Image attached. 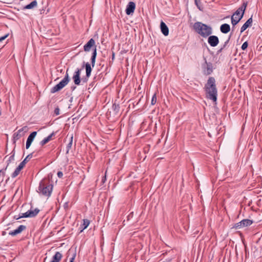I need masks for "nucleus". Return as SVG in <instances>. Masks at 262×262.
Segmentation results:
<instances>
[{
  "instance_id": "nucleus-28",
  "label": "nucleus",
  "mask_w": 262,
  "mask_h": 262,
  "mask_svg": "<svg viewBox=\"0 0 262 262\" xmlns=\"http://www.w3.org/2000/svg\"><path fill=\"white\" fill-rule=\"evenodd\" d=\"M96 54H97L96 48V47H95V48L93 50L92 56L91 57V62H92V65L93 67H94L95 66Z\"/></svg>"
},
{
  "instance_id": "nucleus-8",
  "label": "nucleus",
  "mask_w": 262,
  "mask_h": 262,
  "mask_svg": "<svg viewBox=\"0 0 262 262\" xmlns=\"http://www.w3.org/2000/svg\"><path fill=\"white\" fill-rule=\"evenodd\" d=\"M253 223L252 220L249 219H244L241 222L235 224L234 227L236 229H240L244 227H247L251 225Z\"/></svg>"
},
{
  "instance_id": "nucleus-12",
  "label": "nucleus",
  "mask_w": 262,
  "mask_h": 262,
  "mask_svg": "<svg viewBox=\"0 0 262 262\" xmlns=\"http://www.w3.org/2000/svg\"><path fill=\"white\" fill-rule=\"evenodd\" d=\"M81 69H77V70L75 72L74 75L73 76V79L74 80V82L76 85H79L81 82L80 80V73Z\"/></svg>"
},
{
  "instance_id": "nucleus-43",
  "label": "nucleus",
  "mask_w": 262,
  "mask_h": 262,
  "mask_svg": "<svg viewBox=\"0 0 262 262\" xmlns=\"http://www.w3.org/2000/svg\"><path fill=\"white\" fill-rule=\"evenodd\" d=\"M5 232H4H4H3V234H3V235H5Z\"/></svg>"
},
{
  "instance_id": "nucleus-39",
  "label": "nucleus",
  "mask_w": 262,
  "mask_h": 262,
  "mask_svg": "<svg viewBox=\"0 0 262 262\" xmlns=\"http://www.w3.org/2000/svg\"><path fill=\"white\" fill-rule=\"evenodd\" d=\"M115 53L114 52H112V60H114L115 59Z\"/></svg>"
},
{
  "instance_id": "nucleus-31",
  "label": "nucleus",
  "mask_w": 262,
  "mask_h": 262,
  "mask_svg": "<svg viewBox=\"0 0 262 262\" xmlns=\"http://www.w3.org/2000/svg\"><path fill=\"white\" fill-rule=\"evenodd\" d=\"M248 46V43L247 41H245L243 43V45L241 47V48L243 50H245L247 48Z\"/></svg>"
},
{
  "instance_id": "nucleus-45",
  "label": "nucleus",
  "mask_w": 262,
  "mask_h": 262,
  "mask_svg": "<svg viewBox=\"0 0 262 262\" xmlns=\"http://www.w3.org/2000/svg\"><path fill=\"white\" fill-rule=\"evenodd\" d=\"M115 108H116V110H117V105H116Z\"/></svg>"
},
{
  "instance_id": "nucleus-40",
  "label": "nucleus",
  "mask_w": 262,
  "mask_h": 262,
  "mask_svg": "<svg viewBox=\"0 0 262 262\" xmlns=\"http://www.w3.org/2000/svg\"><path fill=\"white\" fill-rule=\"evenodd\" d=\"M13 157H14V155L10 156V158H9V161H10L11 159H13Z\"/></svg>"
},
{
  "instance_id": "nucleus-35",
  "label": "nucleus",
  "mask_w": 262,
  "mask_h": 262,
  "mask_svg": "<svg viewBox=\"0 0 262 262\" xmlns=\"http://www.w3.org/2000/svg\"><path fill=\"white\" fill-rule=\"evenodd\" d=\"M200 1H199V0H196V2H195V4L196 5V6H197L198 8L199 9V10H201V7L200 6Z\"/></svg>"
},
{
  "instance_id": "nucleus-9",
  "label": "nucleus",
  "mask_w": 262,
  "mask_h": 262,
  "mask_svg": "<svg viewBox=\"0 0 262 262\" xmlns=\"http://www.w3.org/2000/svg\"><path fill=\"white\" fill-rule=\"evenodd\" d=\"M208 43L211 47H216L219 43V39L215 35H209L208 36Z\"/></svg>"
},
{
  "instance_id": "nucleus-30",
  "label": "nucleus",
  "mask_w": 262,
  "mask_h": 262,
  "mask_svg": "<svg viewBox=\"0 0 262 262\" xmlns=\"http://www.w3.org/2000/svg\"><path fill=\"white\" fill-rule=\"evenodd\" d=\"M32 157V154H30L28 155L26 158L23 161L25 162V164L27 163V162Z\"/></svg>"
},
{
  "instance_id": "nucleus-32",
  "label": "nucleus",
  "mask_w": 262,
  "mask_h": 262,
  "mask_svg": "<svg viewBox=\"0 0 262 262\" xmlns=\"http://www.w3.org/2000/svg\"><path fill=\"white\" fill-rule=\"evenodd\" d=\"M230 37H231V35L228 37V39L224 42V44L222 46V47L224 49H225L226 48V46L228 43V42L230 40Z\"/></svg>"
},
{
  "instance_id": "nucleus-20",
  "label": "nucleus",
  "mask_w": 262,
  "mask_h": 262,
  "mask_svg": "<svg viewBox=\"0 0 262 262\" xmlns=\"http://www.w3.org/2000/svg\"><path fill=\"white\" fill-rule=\"evenodd\" d=\"M55 136V133L53 132L51 133L49 136H48L47 137L45 138L42 141H40V144L41 146H43L47 144L48 142L50 141L53 139V137Z\"/></svg>"
},
{
  "instance_id": "nucleus-3",
  "label": "nucleus",
  "mask_w": 262,
  "mask_h": 262,
  "mask_svg": "<svg viewBox=\"0 0 262 262\" xmlns=\"http://www.w3.org/2000/svg\"><path fill=\"white\" fill-rule=\"evenodd\" d=\"M247 6V2H244L231 16V24L235 26L243 18Z\"/></svg>"
},
{
  "instance_id": "nucleus-2",
  "label": "nucleus",
  "mask_w": 262,
  "mask_h": 262,
  "mask_svg": "<svg viewBox=\"0 0 262 262\" xmlns=\"http://www.w3.org/2000/svg\"><path fill=\"white\" fill-rule=\"evenodd\" d=\"M52 189L53 185L50 184L49 180L45 179L40 182L38 191L43 195L46 196H50Z\"/></svg>"
},
{
  "instance_id": "nucleus-27",
  "label": "nucleus",
  "mask_w": 262,
  "mask_h": 262,
  "mask_svg": "<svg viewBox=\"0 0 262 262\" xmlns=\"http://www.w3.org/2000/svg\"><path fill=\"white\" fill-rule=\"evenodd\" d=\"M67 254L68 256H70V255L71 256V257L70 258V262H73L76 256V253L72 251L71 250H69L67 253Z\"/></svg>"
},
{
  "instance_id": "nucleus-23",
  "label": "nucleus",
  "mask_w": 262,
  "mask_h": 262,
  "mask_svg": "<svg viewBox=\"0 0 262 262\" xmlns=\"http://www.w3.org/2000/svg\"><path fill=\"white\" fill-rule=\"evenodd\" d=\"M90 224V220L88 219H83L82 221V224L80 225V232H82L85 229H86L89 226Z\"/></svg>"
},
{
  "instance_id": "nucleus-17",
  "label": "nucleus",
  "mask_w": 262,
  "mask_h": 262,
  "mask_svg": "<svg viewBox=\"0 0 262 262\" xmlns=\"http://www.w3.org/2000/svg\"><path fill=\"white\" fill-rule=\"evenodd\" d=\"M27 130V127L24 126L20 129H18L17 132L15 133L13 135L14 138L16 139H19L21 136L24 135L22 133L24 131L26 132Z\"/></svg>"
},
{
  "instance_id": "nucleus-41",
  "label": "nucleus",
  "mask_w": 262,
  "mask_h": 262,
  "mask_svg": "<svg viewBox=\"0 0 262 262\" xmlns=\"http://www.w3.org/2000/svg\"><path fill=\"white\" fill-rule=\"evenodd\" d=\"M123 163L122 162H120V166L121 167H122V166H123Z\"/></svg>"
},
{
  "instance_id": "nucleus-36",
  "label": "nucleus",
  "mask_w": 262,
  "mask_h": 262,
  "mask_svg": "<svg viewBox=\"0 0 262 262\" xmlns=\"http://www.w3.org/2000/svg\"><path fill=\"white\" fill-rule=\"evenodd\" d=\"M57 176L59 178H61L63 176V173L61 171H58L57 172Z\"/></svg>"
},
{
  "instance_id": "nucleus-29",
  "label": "nucleus",
  "mask_w": 262,
  "mask_h": 262,
  "mask_svg": "<svg viewBox=\"0 0 262 262\" xmlns=\"http://www.w3.org/2000/svg\"><path fill=\"white\" fill-rule=\"evenodd\" d=\"M156 102H157V96H156V94H155L152 97V99L151 100V104L154 105L156 104Z\"/></svg>"
},
{
  "instance_id": "nucleus-15",
  "label": "nucleus",
  "mask_w": 262,
  "mask_h": 262,
  "mask_svg": "<svg viewBox=\"0 0 262 262\" xmlns=\"http://www.w3.org/2000/svg\"><path fill=\"white\" fill-rule=\"evenodd\" d=\"M25 166V162L22 161L18 166L15 169V171L12 173L11 177L14 178L17 177L19 173L21 170Z\"/></svg>"
},
{
  "instance_id": "nucleus-24",
  "label": "nucleus",
  "mask_w": 262,
  "mask_h": 262,
  "mask_svg": "<svg viewBox=\"0 0 262 262\" xmlns=\"http://www.w3.org/2000/svg\"><path fill=\"white\" fill-rule=\"evenodd\" d=\"M37 6V3L36 0L32 2L30 4L26 5L24 9H31L35 7H36Z\"/></svg>"
},
{
  "instance_id": "nucleus-18",
  "label": "nucleus",
  "mask_w": 262,
  "mask_h": 262,
  "mask_svg": "<svg viewBox=\"0 0 262 262\" xmlns=\"http://www.w3.org/2000/svg\"><path fill=\"white\" fill-rule=\"evenodd\" d=\"M160 29L161 30L162 33L165 36H167L169 34V29L167 27V25L165 24V23H164L163 21H162L160 23Z\"/></svg>"
},
{
  "instance_id": "nucleus-37",
  "label": "nucleus",
  "mask_w": 262,
  "mask_h": 262,
  "mask_svg": "<svg viewBox=\"0 0 262 262\" xmlns=\"http://www.w3.org/2000/svg\"><path fill=\"white\" fill-rule=\"evenodd\" d=\"M224 49L223 48L221 47L219 50H217V54H219L221 53Z\"/></svg>"
},
{
  "instance_id": "nucleus-38",
  "label": "nucleus",
  "mask_w": 262,
  "mask_h": 262,
  "mask_svg": "<svg viewBox=\"0 0 262 262\" xmlns=\"http://www.w3.org/2000/svg\"><path fill=\"white\" fill-rule=\"evenodd\" d=\"M105 180H106V175H105V176L102 178V184L104 183Z\"/></svg>"
},
{
  "instance_id": "nucleus-46",
  "label": "nucleus",
  "mask_w": 262,
  "mask_h": 262,
  "mask_svg": "<svg viewBox=\"0 0 262 262\" xmlns=\"http://www.w3.org/2000/svg\"><path fill=\"white\" fill-rule=\"evenodd\" d=\"M194 2H196V0H194Z\"/></svg>"
},
{
  "instance_id": "nucleus-42",
  "label": "nucleus",
  "mask_w": 262,
  "mask_h": 262,
  "mask_svg": "<svg viewBox=\"0 0 262 262\" xmlns=\"http://www.w3.org/2000/svg\"><path fill=\"white\" fill-rule=\"evenodd\" d=\"M81 80L83 81V82H86V80H84L83 79H81Z\"/></svg>"
},
{
  "instance_id": "nucleus-11",
  "label": "nucleus",
  "mask_w": 262,
  "mask_h": 262,
  "mask_svg": "<svg viewBox=\"0 0 262 262\" xmlns=\"http://www.w3.org/2000/svg\"><path fill=\"white\" fill-rule=\"evenodd\" d=\"M135 8V3L133 2H129L126 6V8L125 10L126 14L128 15L132 14L134 12Z\"/></svg>"
},
{
  "instance_id": "nucleus-33",
  "label": "nucleus",
  "mask_w": 262,
  "mask_h": 262,
  "mask_svg": "<svg viewBox=\"0 0 262 262\" xmlns=\"http://www.w3.org/2000/svg\"><path fill=\"white\" fill-rule=\"evenodd\" d=\"M59 112H60V110H59V107H57L56 108H55V109L54 110V114L56 115H58L60 114Z\"/></svg>"
},
{
  "instance_id": "nucleus-16",
  "label": "nucleus",
  "mask_w": 262,
  "mask_h": 262,
  "mask_svg": "<svg viewBox=\"0 0 262 262\" xmlns=\"http://www.w3.org/2000/svg\"><path fill=\"white\" fill-rule=\"evenodd\" d=\"M252 16L249 18L246 23L243 25V26L241 28V33H242L245 30H246L248 28L251 27L252 25Z\"/></svg>"
},
{
  "instance_id": "nucleus-25",
  "label": "nucleus",
  "mask_w": 262,
  "mask_h": 262,
  "mask_svg": "<svg viewBox=\"0 0 262 262\" xmlns=\"http://www.w3.org/2000/svg\"><path fill=\"white\" fill-rule=\"evenodd\" d=\"M73 135L72 134L70 136L69 138V142L67 146V154H68L72 146L73 145Z\"/></svg>"
},
{
  "instance_id": "nucleus-34",
  "label": "nucleus",
  "mask_w": 262,
  "mask_h": 262,
  "mask_svg": "<svg viewBox=\"0 0 262 262\" xmlns=\"http://www.w3.org/2000/svg\"><path fill=\"white\" fill-rule=\"evenodd\" d=\"M8 35H9V34H7L1 37H0V42L2 41L4 39H5L8 36Z\"/></svg>"
},
{
  "instance_id": "nucleus-7",
  "label": "nucleus",
  "mask_w": 262,
  "mask_h": 262,
  "mask_svg": "<svg viewBox=\"0 0 262 262\" xmlns=\"http://www.w3.org/2000/svg\"><path fill=\"white\" fill-rule=\"evenodd\" d=\"M203 72L205 75H208L213 72V65L211 62H208L205 60V63L203 64Z\"/></svg>"
},
{
  "instance_id": "nucleus-26",
  "label": "nucleus",
  "mask_w": 262,
  "mask_h": 262,
  "mask_svg": "<svg viewBox=\"0 0 262 262\" xmlns=\"http://www.w3.org/2000/svg\"><path fill=\"white\" fill-rule=\"evenodd\" d=\"M85 70H86V76L89 78L91 73L92 68L91 67V65L89 62H87L85 64Z\"/></svg>"
},
{
  "instance_id": "nucleus-44",
  "label": "nucleus",
  "mask_w": 262,
  "mask_h": 262,
  "mask_svg": "<svg viewBox=\"0 0 262 262\" xmlns=\"http://www.w3.org/2000/svg\"><path fill=\"white\" fill-rule=\"evenodd\" d=\"M71 135H69V134L68 135L67 137H66V138H68V137L70 136Z\"/></svg>"
},
{
  "instance_id": "nucleus-6",
  "label": "nucleus",
  "mask_w": 262,
  "mask_h": 262,
  "mask_svg": "<svg viewBox=\"0 0 262 262\" xmlns=\"http://www.w3.org/2000/svg\"><path fill=\"white\" fill-rule=\"evenodd\" d=\"M39 209H38V208H35L33 210L30 209L25 213H20L19 215V217H17L16 219L18 220L19 219L23 217H35L39 213Z\"/></svg>"
},
{
  "instance_id": "nucleus-1",
  "label": "nucleus",
  "mask_w": 262,
  "mask_h": 262,
  "mask_svg": "<svg viewBox=\"0 0 262 262\" xmlns=\"http://www.w3.org/2000/svg\"><path fill=\"white\" fill-rule=\"evenodd\" d=\"M193 29L198 34L204 38L207 37L212 33V29L211 26L200 21H197L193 24Z\"/></svg>"
},
{
  "instance_id": "nucleus-13",
  "label": "nucleus",
  "mask_w": 262,
  "mask_h": 262,
  "mask_svg": "<svg viewBox=\"0 0 262 262\" xmlns=\"http://www.w3.org/2000/svg\"><path fill=\"white\" fill-rule=\"evenodd\" d=\"M37 135V132H33L32 133H31L30 135L28 136V138H27V142H26V148L27 149H28L32 142L33 141L35 137H36Z\"/></svg>"
},
{
  "instance_id": "nucleus-4",
  "label": "nucleus",
  "mask_w": 262,
  "mask_h": 262,
  "mask_svg": "<svg viewBox=\"0 0 262 262\" xmlns=\"http://www.w3.org/2000/svg\"><path fill=\"white\" fill-rule=\"evenodd\" d=\"M68 71V70H67L66 74L64 78L59 83H58L51 89V93H55L61 90L69 83L70 81V78Z\"/></svg>"
},
{
  "instance_id": "nucleus-14",
  "label": "nucleus",
  "mask_w": 262,
  "mask_h": 262,
  "mask_svg": "<svg viewBox=\"0 0 262 262\" xmlns=\"http://www.w3.org/2000/svg\"><path fill=\"white\" fill-rule=\"evenodd\" d=\"M26 229V227L25 225H20L16 229L11 231L9 233V234L11 236H15L20 233Z\"/></svg>"
},
{
  "instance_id": "nucleus-5",
  "label": "nucleus",
  "mask_w": 262,
  "mask_h": 262,
  "mask_svg": "<svg viewBox=\"0 0 262 262\" xmlns=\"http://www.w3.org/2000/svg\"><path fill=\"white\" fill-rule=\"evenodd\" d=\"M206 98L215 102L217 101V88L204 89Z\"/></svg>"
},
{
  "instance_id": "nucleus-19",
  "label": "nucleus",
  "mask_w": 262,
  "mask_h": 262,
  "mask_svg": "<svg viewBox=\"0 0 262 262\" xmlns=\"http://www.w3.org/2000/svg\"><path fill=\"white\" fill-rule=\"evenodd\" d=\"M95 42V40L93 38L90 39L84 46V51L86 52L89 51L91 48L94 46Z\"/></svg>"
},
{
  "instance_id": "nucleus-10",
  "label": "nucleus",
  "mask_w": 262,
  "mask_h": 262,
  "mask_svg": "<svg viewBox=\"0 0 262 262\" xmlns=\"http://www.w3.org/2000/svg\"><path fill=\"white\" fill-rule=\"evenodd\" d=\"M216 88L215 84V79L213 77H209L207 83L205 84L204 89H213Z\"/></svg>"
},
{
  "instance_id": "nucleus-21",
  "label": "nucleus",
  "mask_w": 262,
  "mask_h": 262,
  "mask_svg": "<svg viewBox=\"0 0 262 262\" xmlns=\"http://www.w3.org/2000/svg\"><path fill=\"white\" fill-rule=\"evenodd\" d=\"M220 30L222 33L227 34L230 30V26L228 24H224L221 26Z\"/></svg>"
},
{
  "instance_id": "nucleus-22",
  "label": "nucleus",
  "mask_w": 262,
  "mask_h": 262,
  "mask_svg": "<svg viewBox=\"0 0 262 262\" xmlns=\"http://www.w3.org/2000/svg\"><path fill=\"white\" fill-rule=\"evenodd\" d=\"M62 254L59 252H56L53 256L52 260L50 262H59L62 258Z\"/></svg>"
}]
</instances>
